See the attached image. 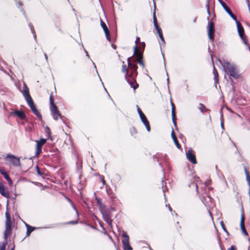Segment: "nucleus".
<instances>
[{
	"instance_id": "obj_1",
	"label": "nucleus",
	"mask_w": 250,
	"mask_h": 250,
	"mask_svg": "<svg viewBox=\"0 0 250 250\" xmlns=\"http://www.w3.org/2000/svg\"><path fill=\"white\" fill-rule=\"evenodd\" d=\"M129 58L128 59V65L130 66V74L126 73L125 75V78L130 85V87H132L134 90L137 89L139 84L136 81V77L137 75V70L138 67L136 64H131L129 61Z\"/></svg>"
},
{
	"instance_id": "obj_2",
	"label": "nucleus",
	"mask_w": 250,
	"mask_h": 250,
	"mask_svg": "<svg viewBox=\"0 0 250 250\" xmlns=\"http://www.w3.org/2000/svg\"><path fill=\"white\" fill-rule=\"evenodd\" d=\"M49 101L50 104V109L51 111V114L53 118L56 121L58 120L59 118H62V116L60 113L57 106L54 103L53 96L52 94L50 96Z\"/></svg>"
},
{
	"instance_id": "obj_3",
	"label": "nucleus",
	"mask_w": 250,
	"mask_h": 250,
	"mask_svg": "<svg viewBox=\"0 0 250 250\" xmlns=\"http://www.w3.org/2000/svg\"><path fill=\"white\" fill-rule=\"evenodd\" d=\"M223 67L225 69L228 70L230 74V76L233 77L234 78L238 77V72L237 68L235 65L231 64L229 62H225L223 64Z\"/></svg>"
},
{
	"instance_id": "obj_4",
	"label": "nucleus",
	"mask_w": 250,
	"mask_h": 250,
	"mask_svg": "<svg viewBox=\"0 0 250 250\" xmlns=\"http://www.w3.org/2000/svg\"><path fill=\"white\" fill-rule=\"evenodd\" d=\"M36 156L38 157L42 152V146L46 142V139L42 138L40 140H36Z\"/></svg>"
},
{
	"instance_id": "obj_5",
	"label": "nucleus",
	"mask_w": 250,
	"mask_h": 250,
	"mask_svg": "<svg viewBox=\"0 0 250 250\" xmlns=\"http://www.w3.org/2000/svg\"><path fill=\"white\" fill-rule=\"evenodd\" d=\"M208 35L211 41H213L214 37L215 28L213 22L208 21L207 26Z\"/></svg>"
},
{
	"instance_id": "obj_6",
	"label": "nucleus",
	"mask_w": 250,
	"mask_h": 250,
	"mask_svg": "<svg viewBox=\"0 0 250 250\" xmlns=\"http://www.w3.org/2000/svg\"><path fill=\"white\" fill-rule=\"evenodd\" d=\"M122 236L124 238L122 240V243L125 250H131L132 248L129 243V237L125 231H123Z\"/></svg>"
},
{
	"instance_id": "obj_7",
	"label": "nucleus",
	"mask_w": 250,
	"mask_h": 250,
	"mask_svg": "<svg viewBox=\"0 0 250 250\" xmlns=\"http://www.w3.org/2000/svg\"><path fill=\"white\" fill-rule=\"evenodd\" d=\"M5 160L15 167H19L21 165L20 159L13 155L8 154L5 158Z\"/></svg>"
},
{
	"instance_id": "obj_8",
	"label": "nucleus",
	"mask_w": 250,
	"mask_h": 250,
	"mask_svg": "<svg viewBox=\"0 0 250 250\" xmlns=\"http://www.w3.org/2000/svg\"><path fill=\"white\" fill-rule=\"evenodd\" d=\"M236 21V23L237 24V30L241 39L243 40L244 43L246 45H248L247 42L246 41L245 38L244 36V31L243 26L241 24L240 22L238 21L237 20H234Z\"/></svg>"
},
{
	"instance_id": "obj_9",
	"label": "nucleus",
	"mask_w": 250,
	"mask_h": 250,
	"mask_svg": "<svg viewBox=\"0 0 250 250\" xmlns=\"http://www.w3.org/2000/svg\"><path fill=\"white\" fill-rule=\"evenodd\" d=\"M21 92L25 98L27 103L32 100L31 97L29 94V90L25 83H23V90Z\"/></svg>"
},
{
	"instance_id": "obj_10",
	"label": "nucleus",
	"mask_w": 250,
	"mask_h": 250,
	"mask_svg": "<svg viewBox=\"0 0 250 250\" xmlns=\"http://www.w3.org/2000/svg\"><path fill=\"white\" fill-rule=\"evenodd\" d=\"M222 6L223 7L226 12L232 18L233 20H236V16L231 12L227 5L222 0H218Z\"/></svg>"
},
{
	"instance_id": "obj_11",
	"label": "nucleus",
	"mask_w": 250,
	"mask_h": 250,
	"mask_svg": "<svg viewBox=\"0 0 250 250\" xmlns=\"http://www.w3.org/2000/svg\"><path fill=\"white\" fill-rule=\"evenodd\" d=\"M187 158L192 164H195L197 163L195 155L193 154L192 149L188 150L186 152Z\"/></svg>"
},
{
	"instance_id": "obj_12",
	"label": "nucleus",
	"mask_w": 250,
	"mask_h": 250,
	"mask_svg": "<svg viewBox=\"0 0 250 250\" xmlns=\"http://www.w3.org/2000/svg\"><path fill=\"white\" fill-rule=\"evenodd\" d=\"M27 104H28L29 106H30L34 114L36 115L37 117H38L39 118H42V116L39 113V112L38 111V110L36 109V106L34 104L33 100L28 102Z\"/></svg>"
},
{
	"instance_id": "obj_13",
	"label": "nucleus",
	"mask_w": 250,
	"mask_h": 250,
	"mask_svg": "<svg viewBox=\"0 0 250 250\" xmlns=\"http://www.w3.org/2000/svg\"><path fill=\"white\" fill-rule=\"evenodd\" d=\"M101 25L104 32L106 39L110 41L109 31L105 23L102 20H101Z\"/></svg>"
},
{
	"instance_id": "obj_14",
	"label": "nucleus",
	"mask_w": 250,
	"mask_h": 250,
	"mask_svg": "<svg viewBox=\"0 0 250 250\" xmlns=\"http://www.w3.org/2000/svg\"><path fill=\"white\" fill-rule=\"evenodd\" d=\"M103 219L107 223L110 228H112V220L108 213L106 211L101 212Z\"/></svg>"
},
{
	"instance_id": "obj_15",
	"label": "nucleus",
	"mask_w": 250,
	"mask_h": 250,
	"mask_svg": "<svg viewBox=\"0 0 250 250\" xmlns=\"http://www.w3.org/2000/svg\"><path fill=\"white\" fill-rule=\"evenodd\" d=\"M244 221H245L244 214L243 213H242L241 214V216L240 228H241V229L242 231V233L245 235L247 236L248 234V233H247V232L245 229V228Z\"/></svg>"
},
{
	"instance_id": "obj_16",
	"label": "nucleus",
	"mask_w": 250,
	"mask_h": 250,
	"mask_svg": "<svg viewBox=\"0 0 250 250\" xmlns=\"http://www.w3.org/2000/svg\"><path fill=\"white\" fill-rule=\"evenodd\" d=\"M171 105V113H172V122L173 123L174 125L177 127L176 122V114H175V107L174 104L170 100Z\"/></svg>"
},
{
	"instance_id": "obj_17",
	"label": "nucleus",
	"mask_w": 250,
	"mask_h": 250,
	"mask_svg": "<svg viewBox=\"0 0 250 250\" xmlns=\"http://www.w3.org/2000/svg\"><path fill=\"white\" fill-rule=\"evenodd\" d=\"M140 117L141 119L142 122L143 123V124L145 125V126L146 128V130H147V131L149 132L150 130V126L149 125V122H148L146 117L145 115V114L142 115L140 116Z\"/></svg>"
},
{
	"instance_id": "obj_18",
	"label": "nucleus",
	"mask_w": 250,
	"mask_h": 250,
	"mask_svg": "<svg viewBox=\"0 0 250 250\" xmlns=\"http://www.w3.org/2000/svg\"><path fill=\"white\" fill-rule=\"evenodd\" d=\"M0 194L6 198L9 197L8 191L5 190V187L1 182H0Z\"/></svg>"
},
{
	"instance_id": "obj_19",
	"label": "nucleus",
	"mask_w": 250,
	"mask_h": 250,
	"mask_svg": "<svg viewBox=\"0 0 250 250\" xmlns=\"http://www.w3.org/2000/svg\"><path fill=\"white\" fill-rule=\"evenodd\" d=\"M5 216H6V223H5V227H10L11 228L12 227V221L11 220V218H10V215L9 213V212H8V211H7L5 213Z\"/></svg>"
},
{
	"instance_id": "obj_20",
	"label": "nucleus",
	"mask_w": 250,
	"mask_h": 250,
	"mask_svg": "<svg viewBox=\"0 0 250 250\" xmlns=\"http://www.w3.org/2000/svg\"><path fill=\"white\" fill-rule=\"evenodd\" d=\"M96 202L100 208V210L101 212H102L105 211V206L102 203L101 200L100 198L96 197Z\"/></svg>"
},
{
	"instance_id": "obj_21",
	"label": "nucleus",
	"mask_w": 250,
	"mask_h": 250,
	"mask_svg": "<svg viewBox=\"0 0 250 250\" xmlns=\"http://www.w3.org/2000/svg\"><path fill=\"white\" fill-rule=\"evenodd\" d=\"M11 228L9 227H5V229L4 233V239L6 243H7V238L8 235L11 233Z\"/></svg>"
},
{
	"instance_id": "obj_22",
	"label": "nucleus",
	"mask_w": 250,
	"mask_h": 250,
	"mask_svg": "<svg viewBox=\"0 0 250 250\" xmlns=\"http://www.w3.org/2000/svg\"><path fill=\"white\" fill-rule=\"evenodd\" d=\"M134 54L136 55L138 60L142 59V54L138 50L137 46L136 45L134 47Z\"/></svg>"
},
{
	"instance_id": "obj_23",
	"label": "nucleus",
	"mask_w": 250,
	"mask_h": 250,
	"mask_svg": "<svg viewBox=\"0 0 250 250\" xmlns=\"http://www.w3.org/2000/svg\"><path fill=\"white\" fill-rule=\"evenodd\" d=\"M14 114L18 116L21 119H25L26 116L24 112L21 111L15 110L14 112Z\"/></svg>"
},
{
	"instance_id": "obj_24",
	"label": "nucleus",
	"mask_w": 250,
	"mask_h": 250,
	"mask_svg": "<svg viewBox=\"0 0 250 250\" xmlns=\"http://www.w3.org/2000/svg\"><path fill=\"white\" fill-rule=\"evenodd\" d=\"M25 226L27 229L26 231V236H29L30 233L35 230V228L29 225L28 224H26Z\"/></svg>"
},
{
	"instance_id": "obj_25",
	"label": "nucleus",
	"mask_w": 250,
	"mask_h": 250,
	"mask_svg": "<svg viewBox=\"0 0 250 250\" xmlns=\"http://www.w3.org/2000/svg\"><path fill=\"white\" fill-rule=\"evenodd\" d=\"M213 65H214L213 63ZM213 75H214V80L215 83L216 84V83H218V81H219L218 77H219V76H218V72L217 71V70L215 68L214 65H213Z\"/></svg>"
},
{
	"instance_id": "obj_26",
	"label": "nucleus",
	"mask_w": 250,
	"mask_h": 250,
	"mask_svg": "<svg viewBox=\"0 0 250 250\" xmlns=\"http://www.w3.org/2000/svg\"><path fill=\"white\" fill-rule=\"evenodd\" d=\"M153 23H154V25L156 28V29L157 30V31L158 32L160 30V31L162 30V29H161V28L158 26V23H157V19H156V17L155 16V13L154 12L153 13Z\"/></svg>"
},
{
	"instance_id": "obj_27",
	"label": "nucleus",
	"mask_w": 250,
	"mask_h": 250,
	"mask_svg": "<svg viewBox=\"0 0 250 250\" xmlns=\"http://www.w3.org/2000/svg\"><path fill=\"white\" fill-rule=\"evenodd\" d=\"M1 173L3 176L4 178L8 182L9 184L11 185L12 184V181L8 174L4 171L1 172Z\"/></svg>"
},
{
	"instance_id": "obj_28",
	"label": "nucleus",
	"mask_w": 250,
	"mask_h": 250,
	"mask_svg": "<svg viewBox=\"0 0 250 250\" xmlns=\"http://www.w3.org/2000/svg\"><path fill=\"white\" fill-rule=\"evenodd\" d=\"M157 33L159 35V36L160 39H161V42H159L160 45H161L162 44H164L165 42L164 38L163 36L162 30H161V31L159 30L158 32H157Z\"/></svg>"
},
{
	"instance_id": "obj_29",
	"label": "nucleus",
	"mask_w": 250,
	"mask_h": 250,
	"mask_svg": "<svg viewBox=\"0 0 250 250\" xmlns=\"http://www.w3.org/2000/svg\"><path fill=\"white\" fill-rule=\"evenodd\" d=\"M199 106V109L202 113H205L208 110L206 108V106L203 104L200 103Z\"/></svg>"
},
{
	"instance_id": "obj_30",
	"label": "nucleus",
	"mask_w": 250,
	"mask_h": 250,
	"mask_svg": "<svg viewBox=\"0 0 250 250\" xmlns=\"http://www.w3.org/2000/svg\"><path fill=\"white\" fill-rule=\"evenodd\" d=\"M245 173L246 175L247 181V182L248 183V185L250 187L249 195L250 196V176L248 171L246 169L245 170Z\"/></svg>"
},
{
	"instance_id": "obj_31",
	"label": "nucleus",
	"mask_w": 250,
	"mask_h": 250,
	"mask_svg": "<svg viewBox=\"0 0 250 250\" xmlns=\"http://www.w3.org/2000/svg\"><path fill=\"white\" fill-rule=\"evenodd\" d=\"M29 26L30 27V29H31L32 33L33 34L34 38L35 40H36L37 36H36V33H35V30L34 29V27H33V25L30 23H29Z\"/></svg>"
},
{
	"instance_id": "obj_32",
	"label": "nucleus",
	"mask_w": 250,
	"mask_h": 250,
	"mask_svg": "<svg viewBox=\"0 0 250 250\" xmlns=\"http://www.w3.org/2000/svg\"><path fill=\"white\" fill-rule=\"evenodd\" d=\"M7 243L5 242L4 243H0V250H5V245H6Z\"/></svg>"
},
{
	"instance_id": "obj_33",
	"label": "nucleus",
	"mask_w": 250,
	"mask_h": 250,
	"mask_svg": "<svg viewBox=\"0 0 250 250\" xmlns=\"http://www.w3.org/2000/svg\"><path fill=\"white\" fill-rule=\"evenodd\" d=\"M195 181L196 182L195 185V187H196V191H198V184H197V183L198 182H200L199 177H195Z\"/></svg>"
},
{
	"instance_id": "obj_34",
	"label": "nucleus",
	"mask_w": 250,
	"mask_h": 250,
	"mask_svg": "<svg viewBox=\"0 0 250 250\" xmlns=\"http://www.w3.org/2000/svg\"><path fill=\"white\" fill-rule=\"evenodd\" d=\"M128 68L125 64H123L122 66V72H125V74L127 73Z\"/></svg>"
},
{
	"instance_id": "obj_35",
	"label": "nucleus",
	"mask_w": 250,
	"mask_h": 250,
	"mask_svg": "<svg viewBox=\"0 0 250 250\" xmlns=\"http://www.w3.org/2000/svg\"><path fill=\"white\" fill-rule=\"evenodd\" d=\"M68 200L69 201V202L70 203L72 208H73V209L76 211V213H77V215H78V211L76 208V207H75V205L74 204L72 203V202L68 198Z\"/></svg>"
},
{
	"instance_id": "obj_36",
	"label": "nucleus",
	"mask_w": 250,
	"mask_h": 250,
	"mask_svg": "<svg viewBox=\"0 0 250 250\" xmlns=\"http://www.w3.org/2000/svg\"><path fill=\"white\" fill-rule=\"evenodd\" d=\"M173 142H174L176 147L179 149L180 148V145L178 143V141L177 140V139H175V140H173Z\"/></svg>"
},
{
	"instance_id": "obj_37",
	"label": "nucleus",
	"mask_w": 250,
	"mask_h": 250,
	"mask_svg": "<svg viewBox=\"0 0 250 250\" xmlns=\"http://www.w3.org/2000/svg\"><path fill=\"white\" fill-rule=\"evenodd\" d=\"M138 63L141 65L143 67H145V64L143 62L142 59H139L137 60Z\"/></svg>"
},
{
	"instance_id": "obj_38",
	"label": "nucleus",
	"mask_w": 250,
	"mask_h": 250,
	"mask_svg": "<svg viewBox=\"0 0 250 250\" xmlns=\"http://www.w3.org/2000/svg\"><path fill=\"white\" fill-rule=\"evenodd\" d=\"M171 137H172L173 140H175V139L177 138L173 130H172L171 131Z\"/></svg>"
},
{
	"instance_id": "obj_39",
	"label": "nucleus",
	"mask_w": 250,
	"mask_h": 250,
	"mask_svg": "<svg viewBox=\"0 0 250 250\" xmlns=\"http://www.w3.org/2000/svg\"><path fill=\"white\" fill-rule=\"evenodd\" d=\"M137 110H138V114H139V116L144 114L138 106Z\"/></svg>"
},
{
	"instance_id": "obj_40",
	"label": "nucleus",
	"mask_w": 250,
	"mask_h": 250,
	"mask_svg": "<svg viewBox=\"0 0 250 250\" xmlns=\"http://www.w3.org/2000/svg\"><path fill=\"white\" fill-rule=\"evenodd\" d=\"M145 45H146L145 43L144 42H142L140 43V47H141L144 49L145 48Z\"/></svg>"
},
{
	"instance_id": "obj_41",
	"label": "nucleus",
	"mask_w": 250,
	"mask_h": 250,
	"mask_svg": "<svg viewBox=\"0 0 250 250\" xmlns=\"http://www.w3.org/2000/svg\"><path fill=\"white\" fill-rule=\"evenodd\" d=\"M228 250H236V248L235 246L232 245Z\"/></svg>"
},
{
	"instance_id": "obj_42",
	"label": "nucleus",
	"mask_w": 250,
	"mask_h": 250,
	"mask_svg": "<svg viewBox=\"0 0 250 250\" xmlns=\"http://www.w3.org/2000/svg\"><path fill=\"white\" fill-rule=\"evenodd\" d=\"M140 39L139 37H137L135 41V45L137 46V43L140 42Z\"/></svg>"
},
{
	"instance_id": "obj_43",
	"label": "nucleus",
	"mask_w": 250,
	"mask_h": 250,
	"mask_svg": "<svg viewBox=\"0 0 250 250\" xmlns=\"http://www.w3.org/2000/svg\"><path fill=\"white\" fill-rule=\"evenodd\" d=\"M101 181L103 183V185H105V181L103 177H101Z\"/></svg>"
},
{
	"instance_id": "obj_44",
	"label": "nucleus",
	"mask_w": 250,
	"mask_h": 250,
	"mask_svg": "<svg viewBox=\"0 0 250 250\" xmlns=\"http://www.w3.org/2000/svg\"><path fill=\"white\" fill-rule=\"evenodd\" d=\"M208 3H209V2H208V4L207 5V10H208V14H210V11H209V8Z\"/></svg>"
},
{
	"instance_id": "obj_45",
	"label": "nucleus",
	"mask_w": 250,
	"mask_h": 250,
	"mask_svg": "<svg viewBox=\"0 0 250 250\" xmlns=\"http://www.w3.org/2000/svg\"><path fill=\"white\" fill-rule=\"evenodd\" d=\"M84 52H85V53L86 54V56L88 57V58L90 59V57H89V56L88 55V52L86 50H85V49H84Z\"/></svg>"
},
{
	"instance_id": "obj_46",
	"label": "nucleus",
	"mask_w": 250,
	"mask_h": 250,
	"mask_svg": "<svg viewBox=\"0 0 250 250\" xmlns=\"http://www.w3.org/2000/svg\"><path fill=\"white\" fill-rule=\"evenodd\" d=\"M221 226H222V228H223V229H224L225 231H226V229H225V226H224V224H223V223L222 222H221Z\"/></svg>"
},
{
	"instance_id": "obj_47",
	"label": "nucleus",
	"mask_w": 250,
	"mask_h": 250,
	"mask_svg": "<svg viewBox=\"0 0 250 250\" xmlns=\"http://www.w3.org/2000/svg\"><path fill=\"white\" fill-rule=\"evenodd\" d=\"M220 114H221V118H223V112H222V108H221L220 110Z\"/></svg>"
},
{
	"instance_id": "obj_48",
	"label": "nucleus",
	"mask_w": 250,
	"mask_h": 250,
	"mask_svg": "<svg viewBox=\"0 0 250 250\" xmlns=\"http://www.w3.org/2000/svg\"><path fill=\"white\" fill-rule=\"evenodd\" d=\"M76 223H77V221H71V222H69V224H76Z\"/></svg>"
},
{
	"instance_id": "obj_49",
	"label": "nucleus",
	"mask_w": 250,
	"mask_h": 250,
	"mask_svg": "<svg viewBox=\"0 0 250 250\" xmlns=\"http://www.w3.org/2000/svg\"><path fill=\"white\" fill-rule=\"evenodd\" d=\"M166 206H168V209H169V210L170 211H172V209L169 206V205H166Z\"/></svg>"
},
{
	"instance_id": "obj_50",
	"label": "nucleus",
	"mask_w": 250,
	"mask_h": 250,
	"mask_svg": "<svg viewBox=\"0 0 250 250\" xmlns=\"http://www.w3.org/2000/svg\"><path fill=\"white\" fill-rule=\"evenodd\" d=\"M37 172H38V173L39 174V175H41V172L39 170V167H37Z\"/></svg>"
},
{
	"instance_id": "obj_51",
	"label": "nucleus",
	"mask_w": 250,
	"mask_h": 250,
	"mask_svg": "<svg viewBox=\"0 0 250 250\" xmlns=\"http://www.w3.org/2000/svg\"><path fill=\"white\" fill-rule=\"evenodd\" d=\"M44 57H45V60L46 61H47L48 57H47V54L46 53L44 54Z\"/></svg>"
},
{
	"instance_id": "obj_52",
	"label": "nucleus",
	"mask_w": 250,
	"mask_h": 250,
	"mask_svg": "<svg viewBox=\"0 0 250 250\" xmlns=\"http://www.w3.org/2000/svg\"><path fill=\"white\" fill-rule=\"evenodd\" d=\"M167 84H168L169 82V78L168 77H167Z\"/></svg>"
},
{
	"instance_id": "obj_53",
	"label": "nucleus",
	"mask_w": 250,
	"mask_h": 250,
	"mask_svg": "<svg viewBox=\"0 0 250 250\" xmlns=\"http://www.w3.org/2000/svg\"><path fill=\"white\" fill-rule=\"evenodd\" d=\"M221 126H222V127L223 128V127H224V125H223V121H222V122H221Z\"/></svg>"
},
{
	"instance_id": "obj_54",
	"label": "nucleus",
	"mask_w": 250,
	"mask_h": 250,
	"mask_svg": "<svg viewBox=\"0 0 250 250\" xmlns=\"http://www.w3.org/2000/svg\"><path fill=\"white\" fill-rule=\"evenodd\" d=\"M18 4H19V5L20 6H22V4H21V2H18Z\"/></svg>"
},
{
	"instance_id": "obj_55",
	"label": "nucleus",
	"mask_w": 250,
	"mask_h": 250,
	"mask_svg": "<svg viewBox=\"0 0 250 250\" xmlns=\"http://www.w3.org/2000/svg\"><path fill=\"white\" fill-rule=\"evenodd\" d=\"M163 192H164V196H165V197H166V195H165V189H163Z\"/></svg>"
},
{
	"instance_id": "obj_56",
	"label": "nucleus",
	"mask_w": 250,
	"mask_h": 250,
	"mask_svg": "<svg viewBox=\"0 0 250 250\" xmlns=\"http://www.w3.org/2000/svg\"><path fill=\"white\" fill-rule=\"evenodd\" d=\"M92 63H93V64H94V67H95V68H96V65H95V63H94L93 62H92Z\"/></svg>"
},
{
	"instance_id": "obj_57",
	"label": "nucleus",
	"mask_w": 250,
	"mask_h": 250,
	"mask_svg": "<svg viewBox=\"0 0 250 250\" xmlns=\"http://www.w3.org/2000/svg\"><path fill=\"white\" fill-rule=\"evenodd\" d=\"M11 250H14V248H13L12 249H11Z\"/></svg>"
}]
</instances>
